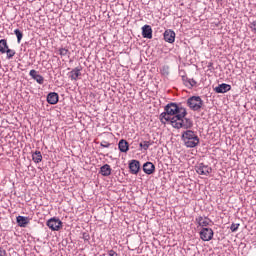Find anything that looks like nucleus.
I'll list each match as a JSON object with an SVG mask.
<instances>
[{
    "label": "nucleus",
    "mask_w": 256,
    "mask_h": 256,
    "mask_svg": "<svg viewBox=\"0 0 256 256\" xmlns=\"http://www.w3.org/2000/svg\"><path fill=\"white\" fill-rule=\"evenodd\" d=\"M185 117H187V109L172 102L165 106L159 119L163 125H171L174 129H191L193 121Z\"/></svg>",
    "instance_id": "nucleus-1"
},
{
    "label": "nucleus",
    "mask_w": 256,
    "mask_h": 256,
    "mask_svg": "<svg viewBox=\"0 0 256 256\" xmlns=\"http://www.w3.org/2000/svg\"><path fill=\"white\" fill-rule=\"evenodd\" d=\"M184 145L189 148L197 147L199 145V136L192 130H187L182 134Z\"/></svg>",
    "instance_id": "nucleus-2"
},
{
    "label": "nucleus",
    "mask_w": 256,
    "mask_h": 256,
    "mask_svg": "<svg viewBox=\"0 0 256 256\" xmlns=\"http://www.w3.org/2000/svg\"><path fill=\"white\" fill-rule=\"evenodd\" d=\"M187 105L192 111H201L203 100L199 96H192L187 100Z\"/></svg>",
    "instance_id": "nucleus-3"
},
{
    "label": "nucleus",
    "mask_w": 256,
    "mask_h": 256,
    "mask_svg": "<svg viewBox=\"0 0 256 256\" xmlns=\"http://www.w3.org/2000/svg\"><path fill=\"white\" fill-rule=\"evenodd\" d=\"M46 225L51 231H59V229L63 227V222H61L59 218H51L47 221Z\"/></svg>",
    "instance_id": "nucleus-4"
},
{
    "label": "nucleus",
    "mask_w": 256,
    "mask_h": 256,
    "mask_svg": "<svg viewBox=\"0 0 256 256\" xmlns=\"http://www.w3.org/2000/svg\"><path fill=\"white\" fill-rule=\"evenodd\" d=\"M196 172L198 175H211L213 173V168L209 165H205L204 163H200L198 166H196Z\"/></svg>",
    "instance_id": "nucleus-5"
},
{
    "label": "nucleus",
    "mask_w": 256,
    "mask_h": 256,
    "mask_svg": "<svg viewBox=\"0 0 256 256\" xmlns=\"http://www.w3.org/2000/svg\"><path fill=\"white\" fill-rule=\"evenodd\" d=\"M213 229L211 228H202V230L200 231V239H202V241H211V239H213Z\"/></svg>",
    "instance_id": "nucleus-6"
},
{
    "label": "nucleus",
    "mask_w": 256,
    "mask_h": 256,
    "mask_svg": "<svg viewBox=\"0 0 256 256\" xmlns=\"http://www.w3.org/2000/svg\"><path fill=\"white\" fill-rule=\"evenodd\" d=\"M29 75L34 81L38 82L39 85L45 83V78H43L36 70H30Z\"/></svg>",
    "instance_id": "nucleus-7"
},
{
    "label": "nucleus",
    "mask_w": 256,
    "mask_h": 256,
    "mask_svg": "<svg viewBox=\"0 0 256 256\" xmlns=\"http://www.w3.org/2000/svg\"><path fill=\"white\" fill-rule=\"evenodd\" d=\"M142 36L144 39H153V29L149 25L142 27Z\"/></svg>",
    "instance_id": "nucleus-8"
},
{
    "label": "nucleus",
    "mask_w": 256,
    "mask_h": 256,
    "mask_svg": "<svg viewBox=\"0 0 256 256\" xmlns=\"http://www.w3.org/2000/svg\"><path fill=\"white\" fill-rule=\"evenodd\" d=\"M130 173L132 175H137L139 173V169H141V165L139 164V161L132 160L129 164Z\"/></svg>",
    "instance_id": "nucleus-9"
},
{
    "label": "nucleus",
    "mask_w": 256,
    "mask_h": 256,
    "mask_svg": "<svg viewBox=\"0 0 256 256\" xmlns=\"http://www.w3.org/2000/svg\"><path fill=\"white\" fill-rule=\"evenodd\" d=\"M164 41L166 43H175V31L173 30H166L164 32Z\"/></svg>",
    "instance_id": "nucleus-10"
},
{
    "label": "nucleus",
    "mask_w": 256,
    "mask_h": 256,
    "mask_svg": "<svg viewBox=\"0 0 256 256\" xmlns=\"http://www.w3.org/2000/svg\"><path fill=\"white\" fill-rule=\"evenodd\" d=\"M81 77V67H76L69 72V78L71 81H77Z\"/></svg>",
    "instance_id": "nucleus-11"
},
{
    "label": "nucleus",
    "mask_w": 256,
    "mask_h": 256,
    "mask_svg": "<svg viewBox=\"0 0 256 256\" xmlns=\"http://www.w3.org/2000/svg\"><path fill=\"white\" fill-rule=\"evenodd\" d=\"M47 102L50 105H57V103H59V94H57L55 92L49 93L47 96Z\"/></svg>",
    "instance_id": "nucleus-12"
},
{
    "label": "nucleus",
    "mask_w": 256,
    "mask_h": 256,
    "mask_svg": "<svg viewBox=\"0 0 256 256\" xmlns=\"http://www.w3.org/2000/svg\"><path fill=\"white\" fill-rule=\"evenodd\" d=\"M143 171L146 175H153V173H155V165L151 162H146L143 165Z\"/></svg>",
    "instance_id": "nucleus-13"
},
{
    "label": "nucleus",
    "mask_w": 256,
    "mask_h": 256,
    "mask_svg": "<svg viewBox=\"0 0 256 256\" xmlns=\"http://www.w3.org/2000/svg\"><path fill=\"white\" fill-rule=\"evenodd\" d=\"M214 91L216 93H227V91H231V85L226 83L220 84L214 89Z\"/></svg>",
    "instance_id": "nucleus-14"
},
{
    "label": "nucleus",
    "mask_w": 256,
    "mask_h": 256,
    "mask_svg": "<svg viewBox=\"0 0 256 256\" xmlns=\"http://www.w3.org/2000/svg\"><path fill=\"white\" fill-rule=\"evenodd\" d=\"M118 149L121 151V153H127L129 151V143L127 140H120L118 143Z\"/></svg>",
    "instance_id": "nucleus-15"
},
{
    "label": "nucleus",
    "mask_w": 256,
    "mask_h": 256,
    "mask_svg": "<svg viewBox=\"0 0 256 256\" xmlns=\"http://www.w3.org/2000/svg\"><path fill=\"white\" fill-rule=\"evenodd\" d=\"M196 222L198 223L199 227H208L209 223H211V220L209 218H204L203 216H200L196 218Z\"/></svg>",
    "instance_id": "nucleus-16"
},
{
    "label": "nucleus",
    "mask_w": 256,
    "mask_h": 256,
    "mask_svg": "<svg viewBox=\"0 0 256 256\" xmlns=\"http://www.w3.org/2000/svg\"><path fill=\"white\" fill-rule=\"evenodd\" d=\"M16 221H17L19 227H27V225H29V217L18 216L16 218Z\"/></svg>",
    "instance_id": "nucleus-17"
},
{
    "label": "nucleus",
    "mask_w": 256,
    "mask_h": 256,
    "mask_svg": "<svg viewBox=\"0 0 256 256\" xmlns=\"http://www.w3.org/2000/svg\"><path fill=\"white\" fill-rule=\"evenodd\" d=\"M111 166L109 164H105L100 168V173L103 177H109L111 175Z\"/></svg>",
    "instance_id": "nucleus-18"
},
{
    "label": "nucleus",
    "mask_w": 256,
    "mask_h": 256,
    "mask_svg": "<svg viewBox=\"0 0 256 256\" xmlns=\"http://www.w3.org/2000/svg\"><path fill=\"white\" fill-rule=\"evenodd\" d=\"M32 160L34 163H41L43 161V155L41 154V151H36L32 154Z\"/></svg>",
    "instance_id": "nucleus-19"
},
{
    "label": "nucleus",
    "mask_w": 256,
    "mask_h": 256,
    "mask_svg": "<svg viewBox=\"0 0 256 256\" xmlns=\"http://www.w3.org/2000/svg\"><path fill=\"white\" fill-rule=\"evenodd\" d=\"M9 49V45L7 44V40L1 39L0 40V53L4 54L5 51Z\"/></svg>",
    "instance_id": "nucleus-20"
},
{
    "label": "nucleus",
    "mask_w": 256,
    "mask_h": 256,
    "mask_svg": "<svg viewBox=\"0 0 256 256\" xmlns=\"http://www.w3.org/2000/svg\"><path fill=\"white\" fill-rule=\"evenodd\" d=\"M14 34L17 37L18 43H21V39H23V32H21V30H19V29H16V30H14Z\"/></svg>",
    "instance_id": "nucleus-21"
},
{
    "label": "nucleus",
    "mask_w": 256,
    "mask_h": 256,
    "mask_svg": "<svg viewBox=\"0 0 256 256\" xmlns=\"http://www.w3.org/2000/svg\"><path fill=\"white\" fill-rule=\"evenodd\" d=\"M139 145H140L141 149H144V151H147V149H149V147H151V142L143 141Z\"/></svg>",
    "instance_id": "nucleus-22"
},
{
    "label": "nucleus",
    "mask_w": 256,
    "mask_h": 256,
    "mask_svg": "<svg viewBox=\"0 0 256 256\" xmlns=\"http://www.w3.org/2000/svg\"><path fill=\"white\" fill-rule=\"evenodd\" d=\"M6 55H7V59H13V57H15V50L12 49H7L5 51Z\"/></svg>",
    "instance_id": "nucleus-23"
},
{
    "label": "nucleus",
    "mask_w": 256,
    "mask_h": 256,
    "mask_svg": "<svg viewBox=\"0 0 256 256\" xmlns=\"http://www.w3.org/2000/svg\"><path fill=\"white\" fill-rule=\"evenodd\" d=\"M186 87H195V85H197V81H195V79H188L185 82Z\"/></svg>",
    "instance_id": "nucleus-24"
},
{
    "label": "nucleus",
    "mask_w": 256,
    "mask_h": 256,
    "mask_svg": "<svg viewBox=\"0 0 256 256\" xmlns=\"http://www.w3.org/2000/svg\"><path fill=\"white\" fill-rule=\"evenodd\" d=\"M239 225L240 224L232 223L231 226H230V231H232V233H235L236 231H238Z\"/></svg>",
    "instance_id": "nucleus-25"
},
{
    "label": "nucleus",
    "mask_w": 256,
    "mask_h": 256,
    "mask_svg": "<svg viewBox=\"0 0 256 256\" xmlns=\"http://www.w3.org/2000/svg\"><path fill=\"white\" fill-rule=\"evenodd\" d=\"M59 53L60 55H62L63 57H65V55H67V53H69V50L66 48H60L59 49Z\"/></svg>",
    "instance_id": "nucleus-26"
},
{
    "label": "nucleus",
    "mask_w": 256,
    "mask_h": 256,
    "mask_svg": "<svg viewBox=\"0 0 256 256\" xmlns=\"http://www.w3.org/2000/svg\"><path fill=\"white\" fill-rule=\"evenodd\" d=\"M250 29L253 33H256V20L250 23Z\"/></svg>",
    "instance_id": "nucleus-27"
},
{
    "label": "nucleus",
    "mask_w": 256,
    "mask_h": 256,
    "mask_svg": "<svg viewBox=\"0 0 256 256\" xmlns=\"http://www.w3.org/2000/svg\"><path fill=\"white\" fill-rule=\"evenodd\" d=\"M101 147H104L106 149H108V147H111V143L107 142V141H102L100 143Z\"/></svg>",
    "instance_id": "nucleus-28"
},
{
    "label": "nucleus",
    "mask_w": 256,
    "mask_h": 256,
    "mask_svg": "<svg viewBox=\"0 0 256 256\" xmlns=\"http://www.w3.org/2000/svg\"><path fill=\"white\" fill-rule=\"evenodd\" d=\"M0 256H7V251H5V249L2 247H0Z\"/></svg>",
    "instance_id": "nucleus-29"
},
{
    "label": "nucleus",
    "mask_w": 256,
    "mask_h": 256,
    "mask_svg": "<svg viewBox=\"0 0 256 256\" xmlns=\"http://www.w3.org/2000/svg\"><path fill=\"white\" fill-rule=\"evenodd\" d=\"M108 255H109V256H117V252H115L114 250H110V251L108 252Z\"/></svg>",
    "instance_id": "nucleus-30"
}]
</instances>
